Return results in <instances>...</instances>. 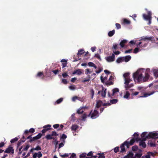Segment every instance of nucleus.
Masks as SVG:
<instances>
[{"instance_id":"nucleus-1","label":"nucleus","mask_w":158,"mask_h":158,"mask_svg":"<svg viewBox=\"0 0 158 158\" xmlns=\"http://www.w3.org/2000/svg\"><path fill=\"white\" fill-rule=\"evenodd\" d=\"M150 70L149 69L141 68L138 69L133 74V77L135 81L143 82L148 81L150 77Z\"/></svg>"},{"instance_id":"nucleus-2","label":"nucleus","mask_w":158,"mask_h":158,"mask_svg":"<svg viewBox=\"0 0 158 158\" xmlns=\"http://www.w3.org/2000/svg\"><path fill=\"white\" fill-rule=\"evenodd\" d=\"M152 39V37H151L147 36L142 37L139 40L141 41L137 45V47L139 48L145 47L147 46L148 43V41L151 40Z\"/></svg>"},{"instance_id":"nucleus-3","label":"nucleus","mask_w":158,"mask_h":158,"mask_svg":"<svg viewBox=\"0 0 158 158\" xmlns=\"http://www.w3.org/2000/svg\"><path fill=\"white\" fill-rule=\"evenodd\" d=\"M125 82V87L126 89H127L133 86V84H129V83L132 81V80L129 77V73H126L123 75Z\"/></svg>"},{"instance_id":"nucleus-4","label":"nucleus","mask_w":158,"mask_h":158,"mask_svg":"<svg viewBox=\"0 0 158 158\" xmlns=\"http://www.w3.org/2000/svg\"><path fill=\"white\" fill-rule=\"evenodd\" d=\"M152 133H153V132L149 133L146 132H143L141 134L142 139L143 141H145L146 139L154 138V135L152 134Z\"/></svg>"},{"instance_id":"nucleus-5","label":"nucleus","mask_w":158,"mask_h":158,"mask_svg":"<svg viewBox=\"0 0 158 158\" xmlns=\"http://www.w3.org/2000/svg\"><path fill=\"white\" fill-rule=\"evenodd\" d=\"M112 93L111 94H110L108 93V94L109 97L111 98H114L117 96V94L119 92V90L118 88H115L112 90Z\"/></svg>"},{"instance_id":"nucleus-6","label":"nucleus","mask_w":158,"mask_h":158,"mask_svg":"<svg viewBox=\"0 0 158 158\" xmlns=\"http://www.w3.org/2000/svg\"><path fill=\"white\" fill-rule=\"evenodd\" d=\"M148 15H146L145 14H143V16L144 19L146 20H148L149 21L148 24L150 25L151 23V20L152 18V14L150 11H148Z\"/></svg>"},{"instance_id":"nucleus-7","label":"nucleus","mask_w":158,"mask_h":158,"mask_svg":"<svg viewBox=\"0 0 158 158\" xmlns=\"http://www.w3.org/2000/svg\"><path fill=\"white\" fill-rule=\"evenodd\" d=\"M99 116V114L97 110H95L93 112L91 111L89 114L88 115V116H90L91 118L92 119L95 118Z\"/></svg>"},{"instance_id":"nucleus-8","label":"nucleus","mask_w":158,"mask_h":158,"mask_svg":"<svg viewBox=\"0 0 158 158\" xmlns=\"http://www.w3.org/2000/svg\"><path fill=\"white\" fill-rule=\"evenodd\" d=\"M110 105V103H103L102 101L98 100L97 102L96 107L97 108H98L102 105L106 106H109Z\"/></svg>"},{"instance_id":"nucleus-9","label":"nucleus","mask_w":158,"mask_h":158,"mask_svg":"<svg viewBox=\"0 0 158 158\" xmlns=\"http://www.w3.org/2000/svg\"><path fill=\"white\" fill-rule=\"evenodd\" d=\"M4 152L13 154L14 153V150L13 149V148L11 146H10L8 148L6 149V150L4 151Z\"/></svg>"},{"instance_id":"nucleus-10","label":"nucleus","mask_w":158,"mask_h":158,"mask_svg":"<svg viewBox=\"0 0 158 158\" xmlns=\"http://www.w3.org/2000/svg\"><path fill=\"white\" fill-rule=\"evenodd\" d=\"M115 55L114 54H112L111 56L106 57L105 59L108 62H111L114 60Z\"/></svg>"},{"instance_id":"nucleus-11","label":"nucleus","mask_w":158,"mask_h":158,"mask_svg":"<svg viewBox=\"0 0 158 158\" xmlns=\"http://www.w3.org/2000/svg\"><path fill=\"white\" fill-rule=\"evenodd\" d=\"M136 141L134 138H132L130 141H126L124 142V144H126V146L127 148L129 146V145H132L133 144L134 142Z\"/></svg>"},{"instance_id":"nucleus-12","label":"nucleus","mask_w":158,"mask_h":158,"mask_svg":"<svg viewBox=\"0 0 158 158\" xmlns=\"http://www.w3.org/2000/svg\"><path fill=\"white\" fill-rule=\"evenodd\" d=\"M114 77L110 76L108 80L106 82V84L108 85H111L113 84V82L114 80Z\"/></svg>"},{"instance_id":"nucleus-13","label":"nucleus","mask_w":158,"mask_h":158,"mask_svg":"<svg viewBox=\"0 0 158 158\" xmlns=\"http://www.w3.org/2000/svg\"><path fill=\"white\" fill-rule=\"evenodd\" d=\"M102 91L101 92L100 91H99L98 93V94L101 93L102 96L104 97L106 96V89H104L102 87Z\"/></svg>"},{"instance_id":"nucleus-14","label":"nucleus","mask_w":158,"mask_h":158,"mask_svg":"<svg viewBox=\"0 0 158 158\" xmlns=\"http://www.w3.org/2000/svg\"><path fill=\"white\" fill-rule=\"evenodd\" d=\"M42 156V154L41 152H39L38 153H35L33 155V158H36L37 157L39 158L41 157Z\"/></svg>"},{"instance_id":"nucleus-15","label":"nucleus","mask_w":158,"mask_h":158,"mask_svg":"<svg viewBox=\"0 0 158 158\" xmlns=\"http://www.w3.org/2000/svg\"><path fill=\"white\" fill-rule=\"evenodd\" d=\"M152 71L153 72L154 75L156 78L158 77V69H152Z\"/></svg>"},{"instance_id":"nucleus-16","label":"nucleus","mask_w":158,"mask_h":158,"mask_svg":"<svg viewBox=\"0 0 158 158\" xmlns=\"http://www.w3.org/2000/svg\"><path fill=\"white\" fill-rule=\"evenodd\" d=\"M82 72L83 71L82 70L78 69L74 71L73 73V75L77 74V75H80L81 74Z\"/></svg>"},{"instance_id":"nucleus-17","label":"nucleus","mask_w":158,"mask_h":158,"mask_svg":"<svg viewBox=\"0 0 158 158\" xmlns=\"http://www.w3.org/2000/svg\"><path fill=\"white\" fill-rule=\"evenodd\" d=\"M154 93H155V92L153 91L150 93H145L143 94V96H140L139 97L140 98L147 97H148V96H149L151 95H152Z\"/></svg>"},{"instance_id":"nucleus-18","label":"nucleus","mask_w":158,"mask_h":158,"mask_svg":"<svg viewBox=\"0 0 158 158\" xmlns=\"http://www.w3.org/2000/svg\"><path fill=\"white\" fill-rule=\"evenodd\" d=\"M131 57L130 56H127L124 57H123V61L127 62L129 61L131 59Z\"/></svg>"},{"instance_id":"nucleus-19","label":"nucleus","mask_w":158,"mask_h":158,"mask_svg":"<svg viewBox=\"0 0 158 158\" xmlns=\"http://www.w3.org/2000/svg\"><path fill=\"white\" fill-rule=\"evenodd\" d=\"M133 136L134 137H133V138H134L135 141H138L139 140V139L138 138L139 134L137 133L136 132L133 135Z\"/></svg>"},{"instance_id":"nucleus-20","label":"nucleus","mask_w":158,"mask_h":158,"mask_svg":"<svg viewBox=\"0 0 158 158\" xmlns=\"http://www.w3.org/2000/svg\"><path fill=\"white\" fill-rule=\"evenodd\" d=\"M87 107L86 106H83L81 107L77 111V112L78 114H81L83 112V110H82L83 108H87Z\"/></svg>"},{"instance_id":"nucleus-21","label":"nucleus","mask_w":158,"mask_h":158,"mask_svg":"<svg viewBox=\"0 0 158 158\" xmlns=\"http://www.w3.org/2000/svg\"><path fill=\"white\" fill-rule=\"evenodd\" d=\"M107 76L103 77L102 75L101 76V79L102 82L103 83L105 82V83L106 84V82L107 81Z\"/></svg>"},{"instance_id":"nucleus-22","label":"nucleus","mask_w":158,"mask_h":158,"mask_svg":"<svg viewBox=\"0 0 158 158\" xmlns=\"http://www.w3.org/2000/svg\"><path fill=\"white\" fill-rule=\"evenodd\" d=\"M127 42V40H122L120 43V45L122 48L124 47L125 44H126Z\"/></svg>"},{"instance_id":"nucleus-23","label":"nucleus","mask_w":158,"mask_h":158,"mask_svg":"<svg viewBox=\"0 0 158 158\" xmlns=\"http://www.w3.org/2000/svg\"><path fill=\"white\" fill-rule=\"evenodd\" d=\"M133 154L131 152H130L127 156H125L123 158H134Z\"/></svg>"},{"instance_id":"nucleus-24","label":"nucleus","mask_w":158,"mask_h":158,"mask_svg":"<svg viewBox=\"0 0 158 158\" xmlns=\"http://www.w3.org/2000/svg\"><path fill=\"white\" fill-rule=\"evenodd\" d=\"M45 137L48 139H55V137H52V134L48 135L45 136Z\"/></svg>"},{"instance_id":"nucleus-25","label":"nucleus","mask_w":158,"mask_h":158,"mask_svg":"<svg viewBox=\"0 0 158 158\" xmlns=\"http://www.w3.org/2000/svg\"><path fill=\"white\" fill-rule=\"evenodd\" d=\"M88 64L89 66L94 67L95 69L97 68V66L93 62H89Z\"/></svg>"},{"instance_id":"nucleus-26","label":"nucleus","mask_w":158,"mask_h":158,"mask_svg":"<svg viewBox=\"0 0 158 158\" xmlns=\"http://www.w3.org/2000/svg\"><path fill=\"white\" fill-rule=\"evenodd\" d=\"M139 145L141 146L143 148H145L146 147V144L145 142L143 141H140L139 142Z\"/></svg>"},{"instance_id":"nucleus-27","label":"nucleus","mask_w":158,"mask_h":158,"mask_svg":"<svg viewBox=\"0 0 158 158\" xmlns=\"http://www.w3.org/2000/svg\"><path fill=\"white\" fill-rule=\"evenodd\" d=\"M93 71L92 70L89 69H87L85 70V73L86 74H88L91 73Z\"/></svg>"},{"instance_id":"nucleus-28","label":"nucleus","mask_w":158,"mask_h":158,"mask_svg":"<svg viewBox=\"0 0 158 158\" xmlns=\"http://www.w3.org/2000/svg\"><path fill=\"white\" fill-rule=\"evenodd\" d=\"M78 128V126L77 125H73L71 127V129L72 130V131H75Z\"/></svg>"},{"instance_id":"nucleus-29","label":"nucleus","mask_w":158,"mask_h":158,"mask_svg":"<svg viewBox=\"0 0 158 158\" xmlns=\"http://www.w3.org/2000/svg\"><path fill=\"white\" fill-rule=\"evenodd\" d=\"M42 136V134L41 133H39L37 136L34 137L33 139V140L39 139Z\"/></svg>"},{"instance_id":"nucleus-30","label":"nucleus","mask_w":158,"mask_h":158,"mask_svg":"<svg viewBox=\"0 0 158 158\" xmlns=\"http://www.w3.org/2000/svg\"><path fill=\"white\" fill-rule=\"evenodd\" d=\"M116 61L117 63H120L122 62H123V57H120L118 58L116 60Z\"/></svg>"},{"instance_id":"nucleus-31","label":"nucleus","mask_w":158,"mask_h":158,"mask_svg":"<svg viewBox=\"0 0 158 158\" xmlns=\"http://www.w3.org/2000/svg\"><path fill=\"white\" fill-rule=\"evenodd\" d=\"M84 52V50L81 49L78 50L77 55H78V56H79V55H81L82 54H83Z\"/></svg>"},{"instance_id":"nucleus-32","label":"nucleus","mask_w":158,"mask_h":158,"mask_svg":"<svg viewBox=\"0 0 158 158\" xmlns=\"http://www.w3.org/2000/svg\"><path fill=\"white\" fill-rule=\"evenodd\" d=\"M124 145L126 146V144H124V143L123 144H122L120 146V148L121 149V152H123L125 151V148H124Z\"/></svg>"},{"instance_id":"nucleus-33","label":"nucleus","mask_w":158,"mask_h":158,"mask_svg":"<svg viewBox=\"0 0 158 158\" xmlns=\"http://www.w3.org/2000/svg\"><path fill=\"white\" fill-rule=\"evenodd\" d=\"M130 94L129 93L128 91H126L125 95L123 96V97L124 98L127 99L129 97V96H130Z\"/></svg>"},{"instance_id":"nucleus-34","label":"nucleus","mask_w":158,"mask_h":158,"mask_svg":"<svg viewBox=\"0 0 158 158\" xmlns=\"http://www.w3.org/2000/svg\"><path fill=\"white\" fill-rule=\"evenodd\" d=\"M114 33L115 31L114 30L109 31L108 34L109 36L110 37L112 36L114 34Z\"/></svg>"},{"instance_id":"nucleus-35","label":"nucleus","mask_w":158,"mask_h":158,"mask_svg":"<svg viewBox=\"0 0 158 158\" xmlns=\"http://www.w3.org/2000/svg\"><path fill=\"white\" fill-rule=\"evenodd\" d=\"M41 150V148L39 146H37L35 148H33L31 149V151L32 152L33 151V150L38 151L39 150Z\"/></svg>"},{"instance_id":"nucleus-36","label":"nucleus","mask_w":158,"mask_h":158,"mask_svg":"<svg viewBox=\"0 0 158 158\" xmlns=\"http://www.w3.org/2000/svg\"><path fill=\"white\" fill-rule=\"evenodd\" d=\"M70 154H68V153H65L64 154L62 155L61 154H60V156L62 158H64L66 157H68Z\"/></svg>"},{"instance_id":"nucleus-37","label":"nucleus","mask_w":158,"mask_h":158,"mask_svg":"<svg viewBox=\"0 0 158 158\" xmlns=\"http://www.w3.org/2000/svg\"><path fill=\"white\" fill-rule=\"evenodd\" d=\"M69 88L71 90H74L76 89V87L75 85H72L69 86Z\"/></svg>"},{"instance_id":"nucleus-38","label":"nucleus","mask_w":158,"mask_h":158,"mask_svg":"<svg viewBox=\"0 0 158 158\" xmlns=\"http://www.w3.org/2000/svg\"><path fill=\"white\" fill-rule=\"evenodd\" d=\"M62 141H63V142L61 143H60L59 144V148H58L59 149H60L61 147H63L64 145V140H63Z\"/></svg>"},{"instance_id":"nucleus-39","label":"nucleus","mask_w":158,"mask_h":158,"mask_svg":"<svg viewBox=\"0 0 158 158\" xmlns=\"http://www.w3.org/2000/svg\"><path fill=\"white\" fill-rule=\"evenodd\" d=\"M18 140V138L17 137H16L14 139H12L11 140H10V142L11 143H15V142L17 141Z\"/></svg>"},{"instance_id":"nucleus-40","label":"nucleus","mask_w":158,"mask_h":158,"mask_svg":"<svg viewBox=\"0 0 158 158\" xmlns=\"http://www.w3.org/2000/svg\"><path fill=\"white\" fill-rule=\"evenodd\" d=\"M152 134H154V138H158V132H153V133Z\"/></svg>"},{"instance_id":"nucleus-41","label":"nucleus","mask_w":158,"mask_h":158,"mask_svg":"<svg viewBox=\"0 0 158 158\" xmlns=\"http://www.w3.org/2000/svg\"><path fill=\"white\" fill-rule=\"evenodd\" d=\"M79 156L80 158H84L86 157V154L85 153H82L80 154Z\"/></svg>"},{"instance_id":"nucleus-42","label":"nucleus","mask_w":158,"mask_h":158,"mask_svg":"<svg viewBox=\"0 0 158 158\" xmlns=\"http://www.w3.org/2000/svg\"><path fill=\"white\" fill-rule=\"evenodd\" d=\"M51 134L52 137L53 136H57L59 135L58 134H57L55 131H52Z\"/></svg>"},{"instance_id":"nucleus-43","label":"nucleus","mask_w":158,"mask_h":158,"mask_svg":"<svg viewBox=\"0 0 158 158\" xmlns=\"http://www.w3.org/2000/svg\"><path fill=\"white\" fill-rule=\"evenodd\" d=\"M138 48V47L135 48L134 50V53H136L138 52L139 51V48Z\"/></svg>"},{"instance_id":"nucleus-44","label":"nucleus","mask_w":158,"mask_h":158,"mask_svg":"<svg viewBox=\"0 0 158 158\" xmlns=\"http://www.w3.org/2000/svg\"><path fill=\"white\" fill-rule=\"evenodd\" d=\"M67 138V136L64 134H63L62 136L60 137V139H63L64 140Z\"/></svg>"},{"instance_id":"nucleus-45","label":"nucleus","mask_w":158,"mask_h":158,"mask_svg":"<svg viewBox=\"0 0 158 158\" xmlns=\"http://www.w3.org/2000/svg\"><path fill=\"white\" fill-rule=\"evenodd\" d=\"M75 114L73 113L71 115L70 117L71 120L72 121H74L75 120Z\"/></svg>"},{"instance_id":"nucleus-46","label":"nucleus","mask_w":158,"mask_h":158,"mask_svg":"<svg viewBox=\"0 0 158 158\" xmlns=\"http://www.w3.org/2000/svg\"><path fill=\"white\" fill-rule=\"evenodd\" d=\"M124 23L127 24H129L130 23V22L127 19H124L123 20Z\"/></svg>"},{"instance_id":"nucleus-47","label":"nucleus","mask_w":158,"mask_h":158,"mask_svg":"<svg viewBox=\"0 0 158 158\" xmlns=\"http://www.w3.org/2000/svg\"><path fill=\"white\" fill-rule=\"evenodd\" d=\"M63 100V98H61L60 99L57 100L56 101V103L57 104H59Z\"/></svg>"},{"instance_id":"nucleus-48","label":"nucleus","mask_w":158,"mask_h":158,"mask_svg":"<svg viewBox=\"0 0 158 158\" xmlns=\"http://www.w3.org/2000/svg\"><path fill=\"white\" fill-rule=\"evenodd\" d=\"M138 148L137 146H133L132 148V150L134 151H136L137 150Z\"/></svg>"},{"instance_id":"nucleus-49","label":"nucleus","mask_w":158,"mask_h":158,"mask_svg":"<svg viewBox=\"0 0 158 158\" xmlns=\"http://www.w3.org/2000/svg\"><path fill=\"white\" fill-rule=\"evenodd\" d=\"M142 153H138L136 154L135 156L138 158H139L142 156Z\"/></svg>"},{"instance_id":"nucleus-50","label":"nucleus","mask_w":158,"mask_h":158,"mask_svg":"<svg viewBox=\"0 0 158 158\" xmlns=\"http://www.w3.org/2000/svg\"><path fill=\"white\" fill-rule=\"evenodd\" d=\"M62 76L64 78L66 77L69 76L66 73H64L62 74Z\"/></svg>"},{"instance_id":"nucleus-51","label":"nucleus","mask_w":158,"mask_h":158,"mask_svg":"<svg viewBox=\"0 0 158 158\" xmlns=\"http://www.w3.org/2000/svg\"><path fill=\"white\" fill-rule=\"evenodd\" d=\"M49 128H44L42 131V133H44L47 131H48L49 129Z\"/></svg>"},{"instance_id":"nucleus-52","label":"nucleus","mask_w":158,"mask_h":158,"mask_svg":"<svg viewBox=\"0 0 158 158\" xmlns=\"http://www.w3.org/2000/svg\"><path fill=\"white\" fill-rule=\"evenodd\" d=\"M87 117V115L86 114H83L81 118H82V120H85V118Z\"/></svg>"},{"instance_id":"nucleus-53","label":"nucleus","mask_w":158,"mask_h":158,"mask_svg":"<svg viewBox=\"0 0 158 158\" xmlns=\"http://www.w3.org/2000/svg\"><path fill=\"white\" fill-rule=\"evenodd\" d=\"M117 102L116 99H113L110 101V102L112 104H115Z\"/></svg>"},{"instance_id":"nucleus-54","label":"nucleus","mask_w":158,"mask_h":158,"mask_svg":"<svg viewBox=\"0 0 158 158\" xmlns=\"http://www.w3.org/2000/svg\"><path fill=\"white\" fill-rule=\"evenodd\" d=\"M115 25H116V28L117 29H119L121 28V26H120V25L118 23H116L115 24Z\"/></svg>"},{"instance_id":"nucleus-55","label":"nucleus","mask_w":158,"mask_h":158,"mask_svg":"<svg viewBox=\"0 0 158 158\" xmlns=\"http://www.w3.org/2000/svg\"><path fill=\"white\" fill-rule=\"evenodd\" d=\"M76 154L74 153H73L71 156L69 158H76Z\"/></svg>"},{"instance_id":"nucleus-56","label":"nucleus","mask_w":158,"mask_h":158,"mask_svg":"<svg viewBox=\"0 0 158 158\" xmlns=\"http://www.w3.org/2000/svg\"><path fill=\"white\" fill-rule=\"evenodd\" d=\"M144 157L143 158H150V155L148 154V153H147V154L145 155L144 156H143Z\"/></svg>"},{"instance_id":"nucleus-57","label":"nucleus","mask_w":158,"mask_h":158,"mask_svg":"<svg viewBox=\"0 0 158 158\" xmlns=\"http://www.w3.org/2000/svg\"><path fill=\"white\" fill-rule=\"evenodd\" d=\"M35 132V129L33 128H31L29 130V132L33 133Z\"/></svg>"},{"instance_id":"nucleus-58","label":"nucleus","mask_w":158,"mask_h":158,"mask_svg":"<svg viewBox=\"0 0 158 158\" xmlns=\"http://www.w3.org/2000/svg\"><path fill=\"white\" fill-rule=\"evenodd\" d=\"M62 82L64 84H66L67 83L66 80L65 79H62Z\"/></svg>"},{"instance_id":"nucleus-59","label":"nucleus","mask_w":158,"mask_h":158,"mask_svg":"<svg viewBox=\"0 0 158 158\" xmlns=\"http://www.w3.org/2000/svg\"><path fill=\"white\" fill-rule=\"evenodd\" d=\"M95 56L96 57L98 58V59H100V56L97 53L95 55Z\"/></svg>"},{"instance_id":"nucleus-60","label":"nucleus","mask_w":158,"mask_h":158,"mask_svg":"<svg viewBox=\"0 0 158 158\" xmlns=\"http://www.w3.org/2000/svg\"><path fill=\"white\" fill-rule=\"evenodd\" d=\"M119 148L118 147H115L114 149V151L115 152H118Z\"/></svg>"},{"instance_id":"nucleus-61","label":"nucleus","mask_w":158,"mask_h":158,"mask_svg":"<svg viewBox=\"0 0 158 158\" xmlns=\"http://www.w3.org/2000/svg\"><path fill=\"white\" fill-rule=\"evenodd\" d=\"M59 127V124H57L53 125V127L54 128H57L58 127Z\"/></svg>"},{"instance_id":"nucleus-62","label":"nucleus","mask_w":158,"mask_h":158,"mask_svg":"<svg viewBox=\"0 0 158 158\" xmlns=\"http://www.w3.org/2000/svg\"><path fill=\"white\" fill-rule=\"evenodd\" d=\"M54 143L56 145L58 143V141L57 140L56 138L55 137V139H54Z\"/></svg>"},{"instance_id":"nucleus-63","label":"nucleus","mask_w":158,"mask_h":158,"mask_svg":"<svg viewBox=\"0 0 158 158\" xmlns=\"http://www.w3.org/2000/svg\"><path fill=\"white\" fill-rule=\"evenodd\" d=\"M77 100L81 102H83L84 101V99L83 98L77 97Z\"/></svg>"},{"instance_id":"nucleus-64","label":"nucleus","mask_w":158,"mask_h":158,"mask_svg":"<svg viewBox=\"0 0 158 158\" xmlns=\"http://www.w3.org/2000/svg\"><path fill=\"white\" fill-rule=\"evenodd\" d=\"M105 156L103 154H102L98 156V158H104Z\"/></svg>"}]
</instances>
